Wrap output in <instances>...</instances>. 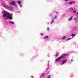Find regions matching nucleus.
<instances>
[{
    "mask_svg": "<svg viewBox=\"0 0 78 78\" xmlns=\"http://www.w3.org/2000/svg\"><path fill=\"white\" fill-rule=\"evenodd\" d=\"M32 78H33V76H32Z\"/></svg>",
    "mask_w": 78,
    "mask_h": 78,
    "instance_id": "c85d7f7f",
    "label": "nucleus"
},
{
    "mask_svg": "<svg viewBox=\"0 0 78 78\" xmlns=\"http://www.w3.org/2000/svg\"><path fill=\"white\" fill-rule=\"evenodd\" d=\"M50 76H51V75H50Z\"/></svg>",
    "mask_w": 78,
    "mask_h": 78,
    "instance_id": "2f4dec72",
    "label": "nucleus"
},
{
    "mask_svg": "<svg viewBox=\"0 0 78 78\" xmlns=\"http://www.w3.org/2000/svg\"><path fill=\"white\" fill-rule=\"evenodd\" d=\"M5 8H9V6L8 5H6L5 6Z\"/></svg>",
    "mask_w": 78,
    "mask_h": 78,
    "instance_id": "4468645a",
    "label": "nucleus"
},
{
    "mask_svg": "<svg viewBox=\"0 0 78 78\" xmlns=\"http://www.w3.org/2000/svg\"><path fill=\"white\" fill-rule=\"evenodd\" d=\"M17 2H18V4H20L21 3V2L19 1H16Z\"/></svg>",
    "mask_w": 78,
    "mask_h": 78,
    "instance_id": "6e6552de",
    "label": "nucleus"
},
{
    "mask_svg": "<svg viewBox=\"0 0 78 78\" xmlns=\"http://www.w3.org/2000/svg\"><path fill=\"white\" fill-rule=\"evenodd\" d=\"M21 6H22V5H20V7H21Z\"/></svg>",
    "mask_w": 78,
    "mask_h": 78,
    "instance_id": "cd10ccee",
    "label": "nucleus"
},
{
    "mask_svg": "<svg viewBox=\"0 0 78 78\" xmlns=\"http://www.w3.org/2000/svg\"><path fill=\"white\" fill-rule=\"evenodd\" d=\"M75 1H72L69 2V4H70V5H72V4L73 3H75Z\"/></svg>",
    "mask_w": 78,
    "mask_h": 78,
    "instance_id": "0eeeda50",
    "label": "nucleus"
},
{
    "mask_svg": "<svg viewBox=\"0 0 78 78\" xmlns=\"http://www.w3.org/2000/svg\"><path fill=\"white\" fill-rule=\"evenodd\" d=\"M41 36H43V35H44V34H43V33H41Z\"/></svg>",
    "mask_w": 78,
    "mask_h": 78,
    "instance_id": "a211bd4d",
    "label": "nucleus"
},
{
    "mask_svg": "<svg viewBox=\"0 0 78 78\" xmlns=\"http://www.w3.org/2000/svg\"><path fill=\"white\" fill-rule=\"evenodd\" d=\"M49 37L48 36H47L45 37L44 38V39H47V38H48Z\"/></svg>",
    "mask_w": 78,
    "mask_h": 78,
    "instance_id": "1a4fd4ad",
    "label": "nucleus"
},
{
    "mask_svg": "<svg viewBox=\"0 0 78 78\" xmlns=\"http://www.w3.org/2000/svg\"><path fill=\"white\" fill-rule=\"evenodd\" d=\"M10 5H15V3L14 2V1H13L12 2H10Z\"/></svg>",
    "mask_w": 78,
    "mask_h": 78,
    "instance_id": "39448f33",
    "label": "nucleus"
},
{
    "mask_svg": "<svg viewBox=\"0 0 78 78\" xmlns=\"http://www.w3.org/2000/svg\"><path fill=\"white\" fill-rule=\"evenodd\" d=\"M76 12V10H74L73 12L75 13V12Z\"/></svg>",
    "mask_w": 78,
    "mask_h": 78,
    "instance_id": "412c9836",
    "label": "nucleus"
},
{
    "mask_svg": "<svg viewBox=\"0 0 78 78\" xmlns=\"http://www.w3.org/2000/svg\"><path fill=\"white\" fill-rule=\"evenodd\" d=\"M74 9H75V8Z\"/></svg>",
    "mask_w": 78,
    "mask_h": 78,
    "instance_id": "473e14b6",
    "label": "nucleus"
},
{
    "mask_svg": "<svg viewBox=\"0 0 78 78\" xmlns=\"http://www.w3.org/2000/svg\"><path fill=\"white\" fill-rule=\"evenodd\" d=\"M73 9H71V10H73Z\"/></svg>",
    "mask_w": 78,
    "mask_h": 78,
    "instance_id": "a878e982",
    "label": "nucleus"
},
{
    "mask_svg": "<svg viewBox=\"0 0 78 78\" xmlns=\"http://www.w3.org/2000/svg\"><path fill=\"white\" fill-rule=\"evenodd\" d=\"M61 59V57H58L55 60V61H56V62H59Z\"/></svg>",
    "mask_w": 78,
    "mask_h": 78,
    "instance_id": "f03ea898",
    "label": "nucleus"
},
{
    "mask_svg": "<svg viewBox=\"0 0 78 78\" xmlns=\"http://www.w3.org/2000/svg\"><path fill=\"white\" fill-rule=\"evenodd\" d=\"M9 23L10 24H13V25H14V23L13 21H9Z\"/></svg>",
    "mask_w": 78,
    "mask_h": 78,
    "instance_id": "423d86ee",
    "label": "nucleus"
},
{
    "mask_svg": "<svg viewBox=\"0 0 78 78\" xmlns=\"http://www.w3.org/2000/svg\"><path fill=\"white\" fill-rule=\"evenodd\" d=\"M69 40H70V38H68V39H67L66 41H69Z\"/></svg>",
    "mask_w": 78,
    "mask_h": 78,
    "instance_id": "ddd939ff",
    "label": "nucleus"
},
{
    "mask_svg": "<svg viewBox=\"0 0 78 78\" xmlns=\"http://www.w3.org/2000/svg\"><path fill=\"white\" fill-rule=\"evenodd\" d=\"M58 54V53L56 54H55V57H57Z\"/></svg>",
    "mask_w": 78,
    "mask_h": 78,
    "instance_id": "f3484780",
    "label": "nucleus"
},
{
    "mask_svg": "<svg viewBox=\"0 0 78 78\" xmlns=\"http://www.w3.org/2000/svg\"><path fill=\"white\" fill-rule=\"evenodd\" d=\"M75 21L76 20V18H75Z\"/></svg>",
    "mask_w": 78,
    "mask_h": 78,
    "instance_id": "393cba45",
    "label": "nucleus"
},
{
    "mask_svg": "<svg viewBox=\"0 0 78 78\" xmlns=\"http://www.w3.org/2000/svg\"><path fill=\"white\" fill-rule=\"evenodd\" d=\"M12 14H10L9 13L6 12L4 13L3 15V17H5V20L9 19L10 20H12Z\"/></svg>",
    "mask_w": 78,
    "mask_h": 78,
    "instance_id": "f257e3e1",
    "label": "nucleus"
},
{
    "mask_svg": "<svg viewBox=\"0 0 78 78\" xmlns=\"http://www.w3.org/2000/svg\"><path fill=\"white\" fill-rule=\"evenodd\" d=\"M42 76H44V75H45V73H42Z\"/></svg>",
    "mask_w": 78,
    "mask_h": 78,
    "instance_id": "2eb2a0df",
    "label": "nucleus"
},
{
    "mask_svg": "<svg viewBox=\"0 0 78 78\" xmlns=\"http://www.w3.org/2000/svg\"><path fill=\"white\" fill-rule=\"evenodd\" d=\"M75 23H76V22H75Z\"/></svg>",
    "mask_w": 78,
    "mask_h": 78,
    "instance_id": "7c9ffc66",
    "label": "nucleus"
},
{
    "mask_svg": "<svg viewBox=\"0 0 78 78\" xmlns=\"http://www.w3.org/2000/svg\"><path fill=\"white\" fill-rule=\"evenodd\" d=\"M65 2H68L69 1V0H64Z\"/></svg>",
    "mask_w": 78,
    "mask_h": 78,
    "instance_id": "6ab92c4d",
    "label": "nucleus"
},
{
    "mask_svg": "<svg viewBox=\"0 0 78 78\" xmlns=\"http://www.w3.org/2000/svg\"><path fill=\"white\" fill-rule=\"evenodd\" d=\"M66 37L64 36L62 38V39H66Z\"/></svg>",
    "mask_w": 78,
    "mask_h": 78,
    "instance_id": "9b49d317",
    "label": "nucleus"
},
{
    "mask_svg": "<svg viewBox=\"0 0 78 78\" xmlns=\"http://www.w3.org/2000/svg\"><path fill=\"white\" fill-rule=\"evenodd\" d=\"M50 78V76H48V78Z\"/></svg>",
    "mask_w": 78,
    "mask_h": 78,
    "instance_id": "b1692460",
    "label": "nucleus"
},
{
    "mask_svg": "<svg viewBox=\"0 0 78 78\" xmlns=\"http://www.w3.org/2000/svg\"><path fill=\"white\" fill-rule=\"evenodd\" d=\"M55 19H57V16H55Z\"/></svg>",
    "mask_w": 78,
    "mask_h": 78,
    "instance_id": "4be33fe9",
    "label": "nucleus"
},
{
    "mask_svg": "<svg viewBox=\"0 0 78 78\" xmlns=\"http://www.w3.org/2000/svg\"><path fill=\"white\" fill-rule=\"evenodd\" d=\"M77 14L78 15V12L77 13Z\"/></svg>",
    "mask_w": 78,
    "mask_h": 78,
    "instance_id": "c756f323",
    "label": "nucleus"
},
{
    "mask_svg": "<svg viewBox=\"0 0 78 78\" xmlns=\"http://www.w3.org/2000/svg\"><path fill=\"white\" fill-rule=\"evenodd\" d=\"M67 60H65L63 61V62L61 63V65H63V64H64L67 63Z\"/></svg>",
    "mask_w": 78,
    "mask_h": 78,
    "instance_id": "7ed1b4c3",
    "label": "nucleus"
},
{
    "mask_svg": "<svg viewBox=\"0 0 78 78\" xmlns=\"http://www.w3.org/2000/svg\"><path fill=\"white\" fill-rule=\"evenodd\" d=\"M75 36V34H72V35H71L72 36Z\"/></svg>",
    "mask_w": 78,
    "mask_h": 78,
    "instance_id": "f8f14e48",
    "label": "nucleus"
},
{
    "mask_svg": "<svg viewBox=\"0 0 78 78\" xmlns=\"http://www.w3.org/2000/svg\"><path fill=\"white\" fill-rule=\"evenodd\" d=\"M50 16H51V17H53V16H52V15H50Z\"/></svg>",
    "mask_w": 78,
    "mask_h": 78,
    "instance_id": "5701e85b",
    "label": "nucleus"
},
{
    "mask_svg": "<svg viewBox=\"0 0 78 78\" xmlns=\"http://www.w3.org/2000/svg\"><path fill=\"white\" fill-rule=\"evenodd\" d=\"M66 56V54H63L62 55V56H60L61 58L62 59V58H65Z\"/></svg>",
    "mask_w": 78,
    "mask_h": 78,
    "instance_id": "20e7f679",
    "label": "nucleus"
},
{
    "mask_svg": "<svg viewBox=\"0 0 78 78\" xmlns=\"http://www.w3.org/2000/svg\"><path fill=\"white\" fill-rule=\"evenodd\" d=\"M47 30H48V31H49V28H48Z\"/></svg>",
    "mask_w": 78,
    "mask_h": 78,
    "instance_id": "aec40b11",
    "label": "nucleus"
},
{
    "mask_svg": "<svg viewBox=\"0 0 78 78\" xmlns=\"http://www.w3.org/2000/svg\"><path fill=\"white\" fill-rule=\"evenodd\" d=\"M54 21V20H52V21L51 22V23H53Z\"/></svg>",
    "mask_w": 78,
    "mask_h": 78,
    "instance_id": "dca6fc26",
    "label": "nucleus"
},
{
    "mask_svg": "<svg viewBox=\"0 0 78 78\" xmlns=\"http://www.w3.org/2000/svg\"><path fill=\"white\" fill-rule=\"evenodd\" d=\"M55 13H56L57 14H58V12H55Z\"/></svg>",
    "mask_w": 78,
    "mask_h": 78,
    "instance_id": "bb28decb",
    "label": "nucleus"
},
{
    "mask_svg": "<svg viewBox=\"0 0 78 78\" xmlns=\"http://www.w3.org/2000/svg\"><path fill=\"white\" fill-rule=\"evenodd\" d=\"M72 17H73V16H72L70 17V19H69V20H71L72 19Z\"/></svg>",
    "mask_w": 78,
    "mask_h": 78,
    "instance_id": "9d476101",
    "label": "nucleus"
}]
</instances>
